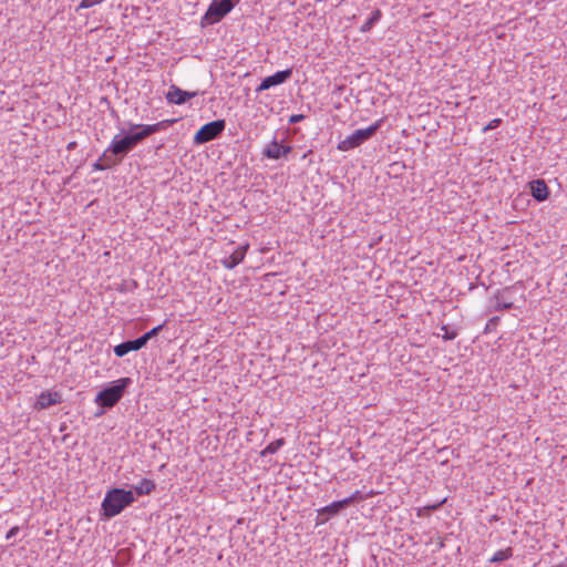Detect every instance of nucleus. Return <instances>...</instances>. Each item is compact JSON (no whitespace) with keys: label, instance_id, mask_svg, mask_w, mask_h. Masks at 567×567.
Segmentation results:
<instances>
[{"label":"nucleus","instance_id":"f257e3e1","mask_svg":"<svg viewBox=\"0 0 567 567\" xmlns=\"http://www.w3.org/2000/svg\"><path fill=\"white\" fill-rule=\"evenodd\" d=\"M175 122V118H167L155 124H131L130 133L123 136L116 135L112 140L109 152L123 159L138 143L154 133L166 130Z\"/></svg>","mask_w":567,"mask_h":567},{"label":"nucleus","instance_id":"f03ea898","mask_svg":"<svg viewBox=\"0 0 567 567\" xmlns=\"http://www.w3.org/2000/svg\"><path fill=\"white\" fill-rule=\"evenodd\" d=\"M135 501L132 491L113 488L109 491L102 502V514L106 518L118 515L125 507Z\"/></svg>","mask_w":567,"mask_h":567},{"label":"nucleus","instance_id":"7ed1b4c3","mask_svg":"<svg viewBox=\"0 0 567 567\" xmlns=\"http://www.w3.org/2000/svg\"><path fill=\"white\" fill-rule=\"evenodd\" d=\"M131 383L132 379L127 377L113 381L97 393L95 402L103 409L113 408L123 398Z\"/></svg>","mask_w":567,"mask_h":567},{"label":"nucleus","instance_id":"20e7f679","mask_svg":"<svg viewBox=\"0 0 567 567\" xmlns=\"http://www.w3.org/2000/svg\"><path fill=\"white\" fill-rule=\"evenodd\" d=\"M381 122L382 120H379L367 128L357 130L351 135L340 141L337 148L341 152H348L359 147L378 132L381 126Z\"/></svg>","mask_w":567,"mask_h":567},{"label":"nucleus","instance_id":"39448f33","mask_svg":"<svg viewBox=\"0 0 567 567\" xmlns=\"http://www.w3.org/2000/svg\"><path fill=\"white\" fill-rule=\"evenodd\" d=\"M235 6L236 2L233 0H214L202 18V27L212 25L219 22L234 9Z\"/></svg>","mask_w":567,"mask_h":567},{"label":"nucleus","instance_id":"423d86ee","mask_svg":"<svg viewBox=\"0 0 567 567\" xmlns=\"http://www.w3.org/2000/svg\"><path fill=\"white\" fill-rule=\"evenodd\" d=\"M225 120H216L204 124L195 134V144H205L217 138L225 130Z\"/></svg>","mask_w":567,"mask_h":567},{"label":"nucleus","instance_id":"0eeeda50","mask_svg":"<svg viewBox=\"0 0 567 567\" xmlns=\"http://www.w3.org/2000/svg\"><path fill=\"white\" fill-rule=\"evenodd\" d=\"M292 76V69H286L282 71H278L272 75L266 76L262 79L260 84L256 87V93H260L262 91L269 90L274 86L286 83Z\"/></svg>","mask_w":567,"mask_h":567},{"label":"nucleus","instance_id":"6e6552de","mask_svg":"<svg viewBox=\"0 0 567 567\" xmlns=\"http://www.w3.org/2000/svg\"><path fill=\"white\" fill-rule=\"evenodd\" d=\"M199 94L198 91L189 92L184 91L175 84H172L165 95L166 100L171 104L182 105L186 103L188 100L197 96Z\"/></svg>","mask_w":567,"mask_h":567},{"label":"nucleus","instance_id":"1a4fd4ad","mask_svg":"<svg viewBox=\"0 0 567 567\" xmlns=\"http://www.w3.org/2000/svg\"><path fill=\"white\" fill-rule=\"evenodd\" d=\"M291 151V146L281 145L277 140H274L264 148L262 155L270 159H279L286 157Z\"/></svg>","mask_w":567,"mask_h":567},{"label":"nucleus","instance_id":"9d476101","mask_svg":"<svg viewBox=\"0 0 567 567\" xmlns=\"http://www.w3.org/2000/svg\"><path fill=\"white\" fill-rule=\"evenodd\" d=\"M61 402V395L58 392H42L34 404L37 410L48 409Z\"/></svg>","mask_w":567,"mask_h":567},{"label":"nucleus","instance_id":"9b49d317","mask_svg":"<svg viewBox=\"0 0 567 567\" xmlns=\"http://www.w3.org/2000/svg\"><path fill=\"white\" fill-rule=\"evenodd\" d=\"M530 194L537 202H544L549 196V189L544 179H536L529 183Z\"/></svg>","mask_w":567,"mask_h":567},{"label":"nucleus","instance_id":"f8f14e48","mask_svg":"<svg viewBox=\"0 0 567 567\" xmlns=\"http://www.w3.org/2000/svg\"><path fill=\"white\" fill-rule=\"evenodd\" d=\"M247 249L248 245L239 246L237 249H235L228 257L223 259L221 262L224 267L227 269H234L244 260Z\"/></svg>","mask_w":567,"mask_h":567},{"label":"nucleus","instance_id":"ddd939ff","mask_svg":"<svg viewBox=\"0 0 567 567\" xmlns=\"http://www.w3.org/2000/svg\"><path fill=\"white\" fill-rule=\"evenodd\" d=\"M142 348H144V346H143L142 341L140 340V338H137L134 340L124 341V342L115 346L114 353L116 357L122 358V357L126 355L128 352L138 351Z\"/></svg>","mask_w":567,"mask_h":567},{"label":"nucleus","instance_id":"4468645a","mask_svg":"<svg viewBox=\"0 0 567 567\" xmlns=\"http://www.w3.org/2000/svg\"><path fill=\"white\" fill-rule=\"evenodd\" d=\"M346 507H348V502L344 499H341V501L333 502L330 505L323 507L322 509H320L319 513L322 515L327 514L328 516H334V515L339 514Z\"/></svg>","mask_w":567,"mask_h":567},{"label":"nucleus","instance_id":"2eb2a0df","mask_svg":"<svg viewBox=\"0 0 567 567\" xmlns=\"http://www.w3.org/2000/svg\"><path fill=\"white\" fill-rule=\"evenodd\" d=\"M155 488V483L152 480L143 478L141 483L134 487L137 495H148Z\"/></svg>","mask_w":567,"mask_h":567},{"label":"nucleus","instance_id":"dca6fc26","mask_svg":"<svg viewBox=\"0 0 567 567\" xmlns=\"http://www.w3.org/2000/svg\"><path fill=\"white\" fill-rule=\"evenodd\" d=\"M381 11L379 9L374 10L370 18L365 21V23L360 28V31L361 32H369L373 25L379 22V20L381 19Z\"/></svg>","mask_w":567,"mask_h":567},{"label":"nucleus","instance_id":"f3484780","mask_svg":"<svg viewBox=\"0 0 567 567\" xmlns=\"http://www.w3.org/2000/svg\"><path fill=\"white\" fill-rule=\"evenodd\" d=\"M286 441L284 437L281 439H278L271 443H269L261 452H260V455L261 456H266L268 454H274L276 453L280 447H282L285 445Z\"/></svg>","mask_w":567,"mask_h":567},{"label":"nucleus","instance_id":"a211bd4d","mask_svg":"<svg viewBox=\"0 0 567 567\" xmlns=\"http://www.w3.org/2000/svg\"><path fill=\"white\" fill-rule=\"evenodd\" d=\"M512 556H513V548L512 547H507L505 549H501V550L496 551L489 558V561L491 563H502V561L511 558Z\"/></svg>","mask_w":567,"mask_h":567},{"label":"nucleus","instance_id":"6ab92c4d","mask_svg":"<svg viewBox=\"0 0 567 567\" xmlns=\"http://www.w3.org/2000/svg\"><path fill=\"white\" fill-rule=\"evenodd\" d=\"M100 159L104 163V165L106 166V168H111L113 166H116L118 165L122 159H120V157L113 155L112 153L109 152V148L103 153V155L100 157Z\"/></svg>","mask_w":567,"mask_h":567},{"label":"nucleus","instance_id":"aec40b11","mask_svg":"<svg viewBox=\"0 0 567 567\" xmlns=\"http://www.w3.org/2000/svg\"><path fill=\"white\" fill-rule=\"evenodd\" d=\"M164 324H159L151 329L150 331L142 334L140 340L142 341L143 346L145 347L147 342L153 339L154 337L158 336V333L163 330Z\"/></svg>","mask_w":567,"mask_h":567},{"label":"nucleus","instance_id":"412c9836","mask_svg":"<svg viewBox=\"0 0 567 567\" xmlns=\"http://www.w3.org/2000/svg\"><path fill=\"white\" fill-rule=\"evenodd\" d=\"M441 330L444 331V334L442 336L444 340H453L457 337V331L451 330L450 327L446 324H443L441 327Z\"/></svg>","mask_w":567,"mask_h":567},{"label":"nucleus","instance_id":"4be33fe9","mask_svg":"<svg viewBox=\"0 0 567 567\" xmlns=\"http://www.w3.org/2000/svg\"><path fill=\"white\" fill-rule=\"evenodd\" d=\"M363 499V495L360 491H355L351 496L344 498V501L348 502V506L351 505L354 502H359Z\"/></svg>","mask_w":567,"mask_h":567},{"label":"nucleus","instance_id":"5701e85b","mask_svg":"<svg viewBox=\"0 0 567 567\" xmlns=\"http://www.w3.org/2000/svg\"><path fill=\"white\" fill-rule=\"evenodd\" d=\"M502 123V120L501 118H494L484 128H483V132H487V131H491V130H494L496 128L499 124Z\"/></svg>","mask_w":567,"mask_h":567},{"label":"nucleus","instance_id":"b1692460","mask_svg":"<svg viewBox=\"0 0 567 567\" xmlns=\"http://www.w3.org/2000/svg\"><path fill=\"white\" fill-rule=\"evenodd\" d=\"M513 308V302L512 301H503V302H497V305L495 306V309L496 310H508V309H512Z\"/></svg>","mask_w":567,"mask_h":567},{"label":"nucleus","instance_id":"393cba45","mask_svg":"<svg viewBox=\"0 0 567 567\" xmlns=\"http://www.w3.org/2000/svg\"><path fill=\"white\" fill-rule=\"evenodd\" d=\"M306 116L303 114H293L289 117L290 124H296L301 122Z\"/></svg>","mask_w":567,"mask_h":567},{"label":"nucleus","instance_id":"a878e982","mask_svg":"<svg viewBox=\"0 0 567 567\" xmlns=\"http://www.w3.org/2000/svg\"><path fill=\"white\" fill-rule=\"evenodd\" d=\"M20 528L18 526H14L12 527L6 535V539L7 540H10L11 538H13L14 536H17V534L19 533Z\"/></svg>","mask_w":567,"mask_h":567},{"label":"nucleus","instance_id":"bb28decb","mask_svg":"<svg viewBox=\"0 0 567 567\" xmlns=\"http://www.w3.org/2000/svg\"><path fill=\"white\" fill-rule=\"evenodd\" d=\"M499 317H493L488 320L485 331H488L492 329V327H495L498 323Z\"/></svg>","mask_w":567,"mask_h":567},{"label":"nucleus","instance_id":"cd10ccee","mask_svg":"<svg viewBox=\"0 0 567 567\" xmlns=\"http://www.w3.org/2000/svg\"><path fill=\"white\" fill-rule=\"evenodd\" d=\"M93 168L95 171H104V169H107L106 166L104 165V163L99 158L94 164H93Z\"/></svg>","mask_w":567,"mask_h":567},{"label":"nucleus","instance_id":"c85d7f7f","mask_svg":"<svg viewBox=\"0 0 567 567\" xmlns=\"http://www.w3.org/2000/svg\"><path fill=\"white\" fill-rule=\"evenodd\" d=\"M95 3L94 0H82L79 8H90Z\"/></svg>","mask_w":567,"mask_h":567},{"label":"nucleus","instance_id":"c756f323","mask_svg":"<svg viewBox=\"0 0 567 567\" xmlns=\"http://www.w3.org/2000/svg\"><path fill=\"white\" fill-rule=\"evenodd\" d=\"M443 546H444V543H443V540L440 538V539H439V542H437V546H436V547H437V549H441V548H443Z\"/></svg>","mask_w":567,"mask_h":567},{"label":"nucleus","instance_id":"7c9ffc66","mask_svg":"<svg viewBox=\"0 0 567 567\" xmlns=\"http://www.w3.org/2000/svg\"><path fill=\"white\" fill-rule=\"evenodd\" d=\"M74 144H75L74 142H73V143H70V144H69V146H68V148H69V150H70V148H72V147L74 146Z\"/></svg>","mask_w":567,"mask_h":567},{"label":"nucleus","instance_id":"2f4dec72","mask_svg":"<svg viewBox=\"0 0 567 567\" xmlns=\"http://www.w3.org/2000/svg\"><path fill=\"white\" fill-rule=\"evenodd\" d=\"M102 0H94V2H101Z\"/></svg>","mask_w":567,"mask_h":567}]
</instances>
